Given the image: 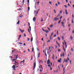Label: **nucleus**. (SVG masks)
I'll return each instance as SVG.
<instances>
[{
    "label": "nucleus",
    "mask_w": 74,
    "mask_h": 74,
    "mask_svg": "<svg viewBox=\"0 0 74 74\" xmlns=\"http://www.w3.org/2000/svg\"><path fill=\"white\" fill-rule=\"evenodd\" d=\"M27 38V41H29V38Z\"/></svg>",
    "instance_id": "34"
},
{
    "label": "nucleus",
    "mask_w": 74,
    "mask_h": 74,
    "mask_svg": "<svg viewBox=\"0 0 74 74\" xmlns=\"http://www.w3.org/2000/svg\"><path fill=\"white\" fill-rule=\"evenodd\" d=\"M56 36V34H55L54 35V37H55Z\"/></svg>",
    "instance_id": "47"
},
{
    "label": "nucleus",
    "mask_w": 74,
    "mask_h": 74,
    "mask_svg": "<svg viewBox=\"0 0 74 74\" xmlns=\"http://www.w3.org/2000/svg\"><path fill=\"white\" fill-rule=\"evenodd\" d=\"M12 68H16V66H15V65H13V66L12 67Z\"/></svg>",
    "instance_id": "18"
},
{
    "label": "nucleus",
    "mask_w": 74,
    "mask_h": 74,
    "mask_svg": "<svg viewBox=\"0 0 74 74\" xmlns=\"http://www.w3.org/2000/svg\"><path fill=\"white\" fill-rule=\"evenodd\" d=\"M27 2L28 3H29V0H27Z\"/></svg>",
    "instance_id": "54"
},
{
    "label": "nucleus",
    "mask_w": 74,
    "mask_h": 74,
    "mask_svg": "<svg viewBox=\"0 0 74 74\" xmlns=\"http://www.w3.org/2000/svg\"><path fill=\"white\" fill-rule=\"evenodd\" d=\"M22 62H23V63L24 64L25 63V59H24L23 60V61H22L21 62V63H22Z\"/></svg>",
    "instance_id": "19"
},
{
    "label": "nucleus",
    "mask_w": 74,
    "mask_h": 74,
    "mask_svg": "<svg viewBox=\"0 0 74 74\" xmlns=\"http://www.w3.org/2000/svg\"><path fill=\"white\" fill-rule=\"evenodd\" d=\"M63 71H64V73H63V74H64V73H65V71H64V68Z\"/></svg>",
    "instance_id": "27"
},
{
    "label": "nucleus",
    "mask_w": 74,
    "mask_h": 74,
    "mask_svg": "<svg viewBox=\"0 0 74 74\" xmlns=\"http://www.w3.org/2000/svg\"><path fill=\"white\" fill-rule=\"evenodd\" d=\"M61 51L60 50V49H58V52H61Z\"/></svg>",
    "instance_id": "31"
},
{
    "label": "nucleus",
    "mask_w": 74,
    "mask_h": 74,
    "mask_svg": "<svg viewBox=\"0 0 74 74\" xmlns=\"http://www.w3.org/2000/svg\"><path fill=\"white\" fill-rule=\"evenodd\" d=\"M19 44H22V43H19Z\"/></svg>",
    "instance_id": "60"
},
{
    "label": "nucleus",
    "mask_w": 74,
    "mask_h": 74,
    "mask_svg": "<svg viewBox=\"0 0 74 74\" xmlns=\"http://www.w3.org/2000/svg\"><path fill=\"white\" fill-rule=\"evenodd\" d=\"M12 53H13V52H14V51H15V50H12Z\"/></svg>",
    "instance_id": "37"
},
{
    "label": "nucleus",
    "mask_w": 74,
    "mask_h": 74,
    "mask_svg": "<svg viewBox=\"0 0 74 74\" xmlns=\"http://www.w3.org/2000/svg\"><path fill=\"white\" fill-rule=\"evenodd\" d=\"M43 52L45 53V55L47 56V54L46 53V49H45L43 50Z\"/></svg>",
    "instance_id": "3"
},
{
    "label": "nucleus",
    "mask_w": 74,
    "mask_h": 74,
    "mask_svg": "<svg viewBox=\"0 0 74 74\" xmlns=\"http://www.w3.org/2000/svg\"><path fill=\"white\" fill-rule=\"evenodd\" d=\"M73 37H72V36L71 35L70 37V38H71V40H72V39H73Z\"/></svg>",
    "instance_id": "16"
},
{
    "label": "nucleus",
    "mask_w": 74,
    "mask_h": 74,
    "mask_svg": "<svg viewBox=\"0 0 74 74\" xmlns=\"http://www.w3.org/2000/svg\"><path fill=\"white\" fill-rule=\"evenodd\" d=\"M64 6L65 7V8H67V6H66V5H64Z\"/></svg>",
    "instance_id": "41"
},
{
    "label": "nucleus",
    "mask_w": 74,
    "mask_h": 74,
    "mask_svg": "<svg viewBox=\"0 0 74 74\" xmlns=\"http://www.w3.org/2000/svg\"><path fill=\"white\" fill-rule=\"evenodd\" d=\"M62 18V16H61L60 17V19H61Z\"/></svg>",
    "instance_id": "45"
},
{
    "label": "nucleus",
    "mask_w": 74,
    "mask_h": 74,
    "mask_svg": "<svg viewBox=\"0 0 74 74\" xmlns=\"http://www.w3.org/2000/svg\"><path fill=\"white\" fill-rule=\"evenodd\" d=\"M70 24L68 25V27H70Z\"/></svg>",
    "instance_id": "63"
},
{
    "label": "nucleus",
    "mask_w": 74,
    "mask_h": 74,
    "mask_svg": "<svg viewBox=\"0 0 74 74\" xmlns=\"http://www.w3.org/2000/svg\"><path fill=\"white\" fill-rule=\"evenodd\" d=\"M49 3L51 5L52 4V3L50 1L49 2Z\"/></svg>",
    "instance_id": "35"
},
{
    "label": "nucleus",
    "mask_w": 74,
    "mask_h": 74,
    "mask_svg": "<svg viewBox=\"0 0 74 74\" xmlns=\"http://www.w3.org/2000/svg\"><path fill=\"white\" fill-rule=\"evenodd\" d=\"M70 64H71V61L70 60Z\"/></svg>",
    "instance_id": "56"
},
{
    "label": "nucleus",
    "mask_w": 74,
    "mask_h": 74,
    "mask_svg": "<svg viewBox=\"0 0 74 74\" xmlns=\"http://www.w3.org/2000/svg\"><path fill=\"white\" fill-rule=\"evenodd\" d=\"M38 11H37V12H36V16H37V14H38Z\"/></svg>",
    "instance_id": "25"
},
{
    "label": "nucleus",
    "mask_w": 74,
    "mask_h": 74,
    "mask_svg": "<svg viewBox=\"0 0 74 74\" xmlns=\"http://www.w3.org/2000/svg\"><path fill=\"white\" fill-rule=\"evenodd\" d=\"M53 33L52 32L51 33V36H50V40H51V36H52L53 35Z\"/></svg>",
    "instance_id": "6"
},
{
    "label": "nucleus",
    "mask_w": 74,
    "mask_h": 74,
    "mask_svg": "<svg viewBox=\"0 0 74 74\" xmlns=\"http://www.w3.org/2000/svg\"><path fill=\"white\" fill-rule=\"evenodd\" d=\"M40 69H41V68L42 69H43L42 68V65H40L39 67Z\"/></svg>",
    "instance_id": "17"
},
{
    "label": "nucleus",
    "mask_w": 74,
    "mask_h": 74,
    "mask_svg": "<svg viewBox=\"0 0 74 74\" xmlns=\"http://www.w3.org/2000/svg\"><path fill=\"white\" fill-rule=\"evenodd\" d=\"M56 6H57V7H58V4H57V3H56Z\"/></svg>",
    "instance_id": "55"
},
{
    "label": "nucleus",
    "mask_w": 74,
    "mask_h": 74,
    "mask_svg": "<svg viewBox=\"0 0 74 74\" xmlns=\"http://www.w3.org/2000/svg\"><path fill=\"white\" fill-rule=\"evenodd\" d=\"M67 59V60H70V59H69V58L68 57V59Z\"/></svg>",
    "instance_id": "51"
},
{
    "label": "nucleus",
    "mask_w": 74,
    "mask_h": 74,
    "mask_svg": "<svg viewBox=\"0 0 74 74\" xmlns=\"http://www.w3.org/2000/svg\"><path fill=\"white\" fill-rule=\"evenodd\" d=\"M49 33V31L48 30H47V33Z\"/></svg>",
    "instance_id": "46"
},
{
    "label": "nucleus",
    "mask_w": 74,
    "mask_h": 74,
    "mask_svg": "<svg viewBox=\"0 0 74 74\" xmlns=\"http://www.w3.org/2000/svg\"><path fill=\"white\" fill-rule=\"evenodd\" d=\"M47 29H48V30H49V31H51V29H50V28H49L48 27V28H47Z\"/></svg>",
    "instance_id": "30"
},
{
    "label": "nucleus",
    "mask_w": 74,
    "mask_h": 74,
    "mask_svg": "<svg viewBox=\"0 0 74 74\" xmlns=\"http://www.w3.org/2000/svg\"><path fill=\"white\" fill-rule=\"evenodd\" d=\"M16 60V59H14L13 60H12V62H13V61H14V60Z\"/></svg>",
    "instance_id": "26"
},
{
    "label": "nucleus",
    "mask_w": 74,
    "mask_h": 74,
    "mask_svg": "<svg viewBox=\"0 0 74 74\" xmlns=\"http://www.w3.org/2000/svg\"><path fill=\"white\" fill-rule=\"evenodd\" d=\"M59 18H57V17H54V19L53 20V21H58V20H59Z\"/></svg>",
    "instance_id": "2"
},
{
    "label": "nucleus",
    "mask_w": 74,
    "mask_h": 74,
    "mask_svg": "<svg viewBox=\"0 0 74 74\" xmlns=\"http://www.w3.org/2000/svg\"><path fill=\"white\" fill-rule=\"evenodd\" d=\"M28 11H29V10H30V7H28Z\"/></svg>",
    "instance_id": "36"
},
{
    "label": "nucleus",
    "mask_w": 74,
    "mask_h": 74,
    "mask_svg": "<svg viewBox=\"0 0 74 74\" xmlns=\"http://www.w3.org/2000/svg\"><path fill=\"white\" fill-rule=\"evenodd\" d=\"M58 40H60V38H59V37H58Z\"/></svg>",
    "instance_id": "29"
},
{
    "label": "nucleus",
    "mask_w": 74,
    "mask_h": 74,
    "mask_svg": "<svg viewBox=\"0 0 74 74\" xmlns=\"http://www.w3.org/2000/svg\"><path fill=\"white\" fill-rule=\"evenodd\" d=\"M61 60H62V58H60L59 59V60H58V62L60 63V62H61Z\"/></svg>",
    "instance_id": "13"
},
{
    "label": "nucleus",
    "mask_w": 74,
    "mask_h": 74,
    "mask_svg": "<svg viewBox=\"0 0 74 74\" xmlns=\"http://www.w3.org/2000/svg\"><path fill=\"white\" fill-rule=\"evenodd\" d=\"M61 19L58 21V24H60V22H61Z\"/></svg>",
    "instance_id": "23"
},
{
    "label": "nucleus",
    "mask_w": 74,
    "mask_h": 74,
    "mask_svg": "<svg viewBox=\"0 0 74 74\" xmlns=\"http://www.w3.org/2000/svg\"><path fill=\"white\" fill-rule=\"evenodd\" d=\"M61 24H62V26H63V27H64L65 26H64V23H63V22H62Z\"/></svg>",
    "instance_id": "5"
},
{
    "label": "nucleus",
    "mask_w": 74,
    "mask_h": 74,
    "mask_svg": "<svg viewBox=\"0 0 74 74\" xmlns=\"http://www.w3.org/2000/svg\"><path fill=\"white\" fill-rule=\"evenodd\" d=\"M33 65V70H34L35 68H36V62L34 63Z\"/></svg>",
    "instance_id": "1"
},
{
    "label": "nucleus",
    "mask_w": 74,
    "mask_h": 74,
    "mask_svg": "<svg viewBox=\"0 0 74 74\" xmlns=\"http://www.w3.org/2000/svg\"><path fill=\"white\" fill-rule=\"evenodd\" d=\"M57 34L58 35H59V34L58 33V31H57Z\"/></svg>",
    "instance_id": "42"
},
{
    "label": "nucleus",
    "mask_w": 74,
    "mask_h": 74,
    "mask_svg": "<svg viewBox=\"0 0 74 74\" xmlns=\"http://www.w3.org/2000/svg\"><path fill=\"white\" fill-rule=\"evenodd\" d=\"M72 33L74 34V30L72 31Z\"/></svg>",
    "instance_id": "61"
},
{
    "label": "nucleus",
    "mask_w": 74,
    "mask_h": 74,
    "mask_svg": "<svg viewBox=\"0 0 74 74\" xmlns=\"http://www.w3.org/2000/svg\"><path fill=\"white\" fill-rule=\"evenodd\" d=\"M27 6H28L29 7V3H28V4H27Z\"/></svg>",
    "instance_id": "58"
},
{
    "label": "nucleus",
    "mask_w": 74,
    "mask_h": 74,
    "mask_svg": "<svg viewBox=\"0 0 74 74\" xmlns=\"http://www.w3.org/2000/svg\"><path fill=\"white\" fill-rule=\"evenodd\" d=\"M32 59H33V56H32L31 57V60H32Z\"/></svg>",
    "instance_id": "33"
},
{
    "label": "nucleus",
    "mask_w": 74,
    "mask_h": 74,
    "mask_svg": "<svg viewBox=\"0 0 74 74\" xmlns=\"http://www.w3.org/2000/svg\"><path fill=\"white\" fill-rule=\"evenodd\" d=\"M29 26H30V23H28Z\"/></svg>",
    "instance_id": "62"
},
{
    "label": "nucleus",
    "mask_w": 74,
    "mask_h": 74,
    "mask_svg": "<svg viewBox=\"0 0 74 74\" xmlns=\"http://www.w3.org/2000/svg\"><path fill=\"white\" fill-rule=\"evenodd\" d=\"M65 12L66 13V15H67V14H68V13H67V10H65Z\"/></svg>",
    "instance_id": "12"
},
{
    "label": "nucleus",
    "mask_w": 74,
    "mask_h": 74,
    "mask_svg": "<svg viewBox=\"0 0 74 74\" xmlns=\"http://www.w3.org/2000/svg\"><path fill=\"white\" fill-rule=\"evenodd\" d=\"M42 30L43 31V32H45L46 33H47V31L46 30H45L43 28H42Z\"/></svg>",
    "instance_id": "15"
},
{
    "label": "nucleus",
    "mask_w": 74,
    "mask_h": 74,
    "mask_svg": "<svg viewBox=\"0 0 74 74\" xmlns=\"http://www.w3.org/2000/svg\"><path fill=\"white\" fill-rule=\"evenodd\" d=\"M49 63L50 64H51V63L50 62V60H47V64H48Z\"/></svg>",
    "instance_id": "7"
},
{
    "label": "nucleus",
    "mask_w": 74,
    "mask_h": 74,
    "mask_svg": "<svg viewBox=\"0 0 74 74\" xmlns=\"http://www.w3.org/2000/svg\"><path fill=\"white\" fill-rule=\"evenodd\" d=\"M28 32H29V33H30V31L29 30V29H28Z\"/></svg>",
    "instance_id": "44"
},
{
    "label": "nucleus",
    "mask_w": 74,
    "mask_h": 74,
    "mask_svg": "<svg viewBox=\"0 0 74 74\" xmlns=\"http://www.w3.org/2000/svg\"><path fill=\"white\" fill-rule=\"evenodd\" d=\"M68 6H70V4H69V3L68 4Z\"/></svg>",
    "instance_id": "48"
},
{
    "label": "nucleus",
    "mask_w": 74,
    "mask_h": 74,
    "mask_svg": "<svg viewBox=\"0 0 74 74\" xmlns=\"http://www.w3.org/2000/svg\"><path fill=\"white\" fill-rule=\"evenodd\" d=\"M60 13H61V14H62V11H61L60 12Z\"/></svg>",
    "instance_id": "53"
},
{
    "label": "nucleus",
    "mask_w": 74,
    "mask_h": 74,
    "mask_svg": "<svg viewBox=\"0 0 74 74\" xmlns=\"http://www.w3.org/2000/svg\"><path fill=\"white\" fill-rule=\"evenodd\" d=\"M31 42L33 41V37L31 38Z\"/></svg>",
    "instance_id": "28"
},
{
    "label": "nucleus",
    "mask_w": 74,
    "mask_h": 74,
    "mask_svg": "<svg viewBox=\"0 0 74 74\" xmlns=\"http://www.w3.org/2000/svg\"><path fill=\"white\" fill-rule=\"evenodd\" d=\"M47 42H51V41L50 40H48L47 41Z\"/></svg>",
    "instance_id": "49"
},
{
    "label": "nucleus",
    "mask_w": 74,
    "mask_h": 74,
    "mask_svg": "<svg viewBox=\"0 0 74 74\" xmlns=\"http://www.w3.org/2000/svg\"><path fill=\"white\" fill-rule=\"evenodd\" d=\"M14 63L15 64H16L17 65H18V64H19V63L18 62H16V61H15L14 62Z\"/></svg>",
    "instance_id": "9"
},
{
    "label": "nucleus",
    "mask_w": 74,
    "mask_h": 74,
    "mask_svg": "<svg viewBox=\"0 0 74 74\" xmlns=\"http://www.w3.org/2000/svg\"><path fill=\"white\" fill-rule=\"evenodd\" d=\"M36 18L35 17H34L33 18V21H34V22H35V21H36Z\"/></svg>",
    "instance_id": "8"
},
{
    "label": "nucleus",
    "mask_w": 74,
    "mask_h": 74,
    "mask_svg": "<svg viewBox=\"0 0 74 74\" xmlns=\"http://www.w3.org/2000/svg\"><path fill=\"white\" fill-rule=\"evenodd\" d=\"M41 62L42 63L43 61H42V60H40L39 61V63H41Z\"/></svg>",
    "instance_id": "14"
},
{
    "label": "nucleus",
    "mask_w": 74,
    "mask_h": 74,
    "mask_svg": "<svg viewBox=\"0 0 74 74\" xmlns=\"http://www.w3.org/2000/svg\"><path fill=\"white\" fill-rule=\"evenodd\" d=\"M58 4H59V5H60V3H59V2H58Z\"/></svg>",
    "instance_id": "50"
},
{
    "label": "nucleus",
    "mask_w": 74,
    "mask_h": 74,
    "mask_svg": "<svg viewBox=\"0 0 74 74\" xmlns=\"http://www.w3.org/2000/svg\"><path fill=\"white\" fill-rule=\"evenodd\" d=\"M71 51H73V49L72 48L71 49Z\"/></svg>",
    "instance_id": "52"
},
{
    "label": "nucleus",
    "mask_w": 74,
    "mask_h": 74,
    "mask_svg": "<svg viewBox=\"0 0 74 74\" xmlns=\"http://www.w3.org/2000/svg\"><path fill=\"white\" fill-rule=\"evenodd\" d=\"M20 30V31L21 32V33H23V32H24L25 31L24 30H21V29H19Z\"/></svg>",
    "instance_id": "4"
},
{
    "label": "nucleus",
    "mask_w": 74,
    "mask_h": 74,
    "mask_svg": "<svg viewBox=\"0 0 74 74\" xmlns=\"http://www.w3.org/2000/svg\"><path fill=\"white\" fill-rule=\"evenodd\" d=\"M40 53H39L38 54V58H39L40 57Z\"/></svg>",
    "instance_id": "21"
},
{
    "label": "nucleus",
    "mask_w": 74,
    "mask_h": 74,
    "mask_svg": "<svg viewBox=\"0 0 74 74\" xmlns=\"http://www.w3.org/2000/svg\"><path fill=\"white\" fill-rule=\"evenodd\" d=\"M63 56H64V53H63Z\"/></svg>",
    "instance_id": "39"
},
{
    "label": "nucleus",
    "mask_w": 74,
    "mask_h": 74,
    "mask_svg": "<svg viewBox=\"0 0 74 74\" xmlns=\"http://www.w3.org/2000/svg\"><path fill=\"white\" fill-rule=\"evenodd\" d=\"M37 4H38V5L39 4V2H37Z\"/></svg>",
    "instance_id": "64"
},
{
    "label": "nucleus",
    "mask_w": 74,
    "mask_h": 74,
    "mask_svg": "<svg viewBox=\"0 0 74 74\" xmlns=\"http://www.w3.org/2000/svg\"><path fill=\"white\" fill-rule=\"evenodd\" d=\"M54 12L55 14H56V11H55V10H54Z\"/></svg>",
    "instance_id": "40"
},
{
    "label": "nucleus",
    "mask_w": 74,
    "mask_h": 74,
    "mask_svg": "<svg viewBox=\"0 0 74 74\" xmlns=\"http://www.w3.org/2000/svg\"><path fill=\"white\" fill-rule=\"evenodd\" d=\"M18 11H21V9H18Z\"/></svg>",
    "instance_id": "57"
},
{
    "label": "nucleus",
    "mask_w": 74,
    "mask_h": 74,
    "mask_svg": "<svg viewBox=\"0 0 74 74\" xmlns=\"http://www.w3.org/2000/svg\"><path fill=\"white\" fill-rule=\"evenodd\" d=\"M57 44H58V45L59 47H60V44L58 43Z\"/></svg>",
    "instance_id": "38"
},
{
    "label": "nucleus",
    "mask_w": 74,
    "mask_h": 74,
    "mask_svg": "<svg viewBox=\"0 0 74 74\" xmlns=\"http://www.w3.org/2000/svg\"><path fill=\"white\" fill-rule=\"evenodd\" d=\"M30 31H31V27L29 26Z\"/></svg>",
    "instance_id": "32"
},
{
    "label": "nucleus",
    "mask_w": 74,
    "mask_h": 74,
    "mask_svg": "<svg viewBox=\"0 0 74 74\" xmlns=\"http://www.w3.org/2000/svg\"><path fill=\"white\" fill-rule=\"evenodd\" d=\"M64 62H66V63H67L68 60L67 59H66H66H64Z\"/></svg>",
    "instance_id": "10"
},
{
    "label": "nucleus",
    "mask_w": 74,
    "mask_h": 74,
    "mask_svg": "<svg viewBox=\"0 0 74 74\" xmlns=\"http://www.w3.org/2000/svg\"><path fill=\"white\" fill-rule=\"evenodd\" d=\"M53 25H51L50 26V27H53Z\"/></svg>",
    "instance_id": "22"
},
{
    "label": "nucleus",
    "mask_w": 74,
    "mask_h": 74,
    "mask_svg": "<svg viewBox=\"0 0 74 74\" xmlns=\"http://www.w3.org/2000/svg\"><path fill=\"white\" fill-rule=\"evenodd\" d=\"M19 38H18V40H20L21 38V35H20L18 36Z\"/></svg>",
    "instance_id": "11"
},
{
    "label": "nucleus",
    "mask_w": 74,
    "mask_h": 74,
    "mask_svg": "<svg viewBox=\"0 0 74 74\" xmlns=\"http://www.w3.org/2000/svg\"><path fill=\"white\" fill-rule=\"evenodd\" d=\"M72 17L73 18H74V15L72 14Z\"/></svg>",
    "instance_id": "59"
},
{
    "label": "nucleus",
    "mask_w": 74,
    "mask_h": 74,
    "mask_svg": "<svg viewBox=\"0 0 74 74\" xmlns=\"http://www.w3.org/2000/svg\"><path fill=\"white\" fill-rule=\"evenodd\" d=\"M23 4L24 3V2H25V0H23Z\"/></svg>",
    "instance_id": "43"
},
{
    "label": "nucleus",
    "mask_w": 74,
    "mask_h": 74,
    "mask_svg": "<svg viewBox=\"0 0 74 74\" xmlns=\"http://www.w3.org/2000/svg\"><path fill=\"white\" fill-rule=\"evenodd\" d=\"M64 42L65 45H67L66 44V41L65 40H64Z\"/></svg>",
    "instance_id": "24"
},
{
    "label": "nucleus",
    "mask_w": 74,
    "mask_h": 74,
    "mask_svg": "<svg viewBox=\"0 0 74 74\" xmlns=\"http://www.w3.org/2000/svg\"><path fill=\"white\" fill-rule=\"evenodd\" d=\"M20 23V21H18V22L17 23V24H19V23Z\"/></svg>",
    "instance_id": "20"
}]
</instances>
